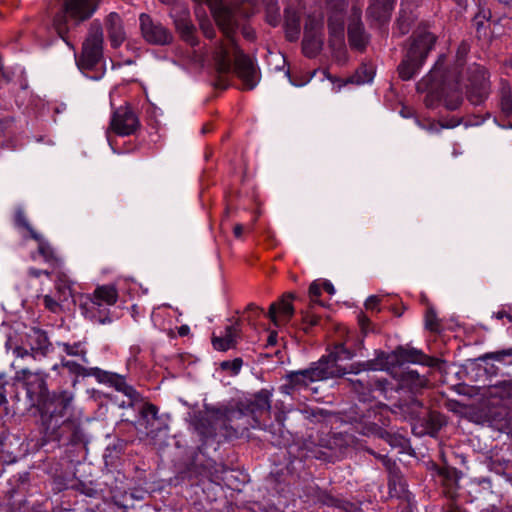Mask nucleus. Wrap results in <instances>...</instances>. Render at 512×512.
Returning <instances> with one entry per match:
<instances>
[{
    "mask_svg": "<svg viewBox=\"0 0 512 512\" xmlns=\"http://www.w3.org/2000/svg\"><path fill=\"white\" fill-rule=\"evenodd\" d=\"M209 6L213 17L222 31L224 40L219 42L214 51L217 71L229 73L234 63V71L242 80L244 87L252 90L256 87L259 76L253 60L238 47L235 34L240 26L239 12L235 8L224 5V0H204ZM98 0H64V11L54 18V27L61 38L68 31L67 17L75 21L90 18L97 8Z\"/></svg>",
    "mask_w": 512,
    "mask_h": 512,
    "instance_id": "1",
    "label": "nucleus"
},
{
    "mask_svg": "<svg viewBox=\"0 0 512 512\" xmlns=\"http://www.w3.org/2000/svg\"><path fill=\"white\" fill-rule=\"evenodd\" d=\"M47 374L31 372L29 369L16 371L15 380L22 382L30 406H40V420L48 440H60L66 433L74 434L80 425L72 415L74 394L67 390L48 394Z\"/></svg>",
    "mask_w": 512,
    "mask_h": 512,
    "instance_id": "2",
    "label": "nucleus"
},
{
    "mask_svg": "<svg viewBox=\"0 0 512 512\" xmlns=\"http://www.w3.org/2000/svg\"><path fill=\"white\" fill-rule=\"evenodd\" d=\"M468 52L469 45L465 42L461 43L457 50L455 64L450 69L444 67L445 55L439 56L428 75L418 82V91L428 93L425 99L427 106H434V98L443 100L448 110H456L461 105V72Z\"/></svg>",
    "mask_w": 512,
    "mask_h": 512,
    "instance_id": "3",
    "label": "nucleus"
},
{
    "mask_svg": "<svg viewBox=\"0 0 512 512\" xmlns=\"http://www.w3.org/2000/svg\"><path fill=\"white\" fill-rule=\"evenodd\" d=\"M245 416L242 410L207 407L204 411L195 413L191 425L203 441L214 438L224 430V435H237L248 429L247 426L236 425L232 422Z\"/></svg>",
    "mask_w": 512,
    "mask_h": 512,
    "instance_id": "4",
    "label": "nucleus"
},
{
    "mask_svg": "<svg viewBox=\"0 0 512 512\" xmlns=\"http://www.w3.org/2000/svg\"><path fill=\"white\" fill-rule=\"evenodd\" d=\"M104 35L100 24L92 23L88 36L83 43L82 53L77 61L82 71H90L101 61L103 56Z\"/></svg>",
    "mask_w": 512,
    "mask_h": 512,
    "instance_id": "5",
    "label": "nucleus"
},
{
    "mask_svg": "<svg viewBox=\"0 0 512 512\" xmlns=\"http://www.w3.org/2000/svg\"><path fill=\"white\" fill-rule=\"evenodd\" d=\"M354 357V353L345 347L344 344L340 343L335 345L333 351L327 356H323L319 359L320 363H323V368H330L329 370H336L335 377H342L345 374L354 373L357 374L360 371H366L372 369L371 362H363L357 364H351L349 367H345L341 364L342 361L351 360Z\"/></svg>",
    "mask_w": 512,
    "mask_h": 512,
    "instance_id": "6",
    "label": "nucleus"
},
{
    "mask_svg": "<svg viewBox=\"0 0 512 512\" xmlns=\"http://www.w3.org/2000/svg\"><path fill=\"white\" fill-rule=\"evenodd\" d=\"M426 40L427 45H431L433 42L434 37L431 34H428L427 32L420 31L417 34L416 42L414 45H410L404 59L401 61V63L398 66V73L402 80H410L414 77L415 74H417L422 67L423 63L426 59V52L427 48H425L424 52L422 51L421 54H419V42L421 40ZM431 46H428V49Z\"/></svg>",
    "mask_w": 512,
    "mask_h": 512,
    "instance_id": "7",
    "label": "nucleus"
},
{
    "mask_svg": "<svg viewBox=\"0 0 512 512\" xmlns=\"http://www.w3.org/2000/svg\"><path fill=\"white\" fill-rule=\"evenodd\" d=\"M330 368H323V363L317 361L309 368L299 371H291L287 374V384L285 387L289 389L306 388L309 384L317 381L334 378L336 370H329Z\"/></svg>",
    "mask_w": 512,
    "mask_h": 512,
    "instance_id": "8",
    "label": "nucleus"
},
{
    "mask_svg": "<svg viewBox=\"0 0 512 512\" xmlns=\"http://www.w3.org/2000/svg\"><path fill=\"white\" fill-rule=\"evenodd\" d=\"M352 389L359 395L362 401L375 399L383 396L384 399L393 398L394 389L386 379H378L374 377H363L358 379H350Z\"/></svg>",
    "mask_w": 512,
    "mask_h": 512,
    "instance_id": "9",
    "label": "nucleus"
},
{
    "mask_svg": "<svg viewBox=\"0 0 512 512\" xmlns=\"http://www.w3.org/2000/svg\"><path fill=\"white\" fill-rule=\"evenodd\" d=\"M490 94L489 74L485 68L475 66L470 71L467 97L473 105L482 104Z\"/></svg>",
    "mask_w": 512,
    "mask_h": 512,
    "instance_id": "10",
    "label": "nucleus"
},
{
    "mask_svg": "<svg viewBox=\"0 0 512 512\" xmlns=\"http://www.w3.org/2000/svg\"><path fill=\"white\" fill-rule=\"evenodd\" d=\"M140 30L146 42L153 45H168L173 41L172 33L148 14L139 16Z\"/></svg>",
    "mask_w": 512,
    "mask_h": 512,
    "instance_id": "11",
    "label": "nucleus"
},
{
    "mask_svg": "<svg viewBox=\"0 0 512 512\" xmlns=\"http://www.w3.org/2000/svg\"><path fill=\"white\" fill-rule=\"evenodd\" d=\"M140 127L135 112L128 106H120L112 115L110 129L119 136H130Z\"/></svg>",
    "mask_w": 512,
    "mask_h": 512,
    "instance_id": "12",
    "label": "nucleus"
},
{
    "mask_svg": "<svg viewBox=\"0 0 512 512\" xmlns=\"http://www.w3.org/2000/svg\"><path fill=\"white\" fill-rule=\"evenodd\" d=\"M170 16L174 19V25L181 38L191 46L199 44L196 36V28L190 20V13L187 7L175 5L170 11Z\"/></svg>",
    "mask_w": 512,
    "mask_h": 512,
    "instance_id": "13",
    "label": "nucleus"
},
{
    "mask_svg": "<svg viewBox=\"0 0 512 512\" xmlns=\"http://www.w3.org/2000/svg\"><path fill=\"white\" fill-rule=\"evenodd\" d=\"M170 16L174 19V25L181 38L191 46L199 44L196 36V28L190 20V13L187 7L175 5L170 11Z\"/></svg>",
    "mask_w": 512,
    "mask_h": 512,
    "instance_id": "14",
    "label": "nucleus"
},
{
    "mask_svg": "<svg viewBox=\"0 0 512 512\" xmlns=\"http://www.w3.org/2000/svg\"><path fill=\"white\" fill-rule=\"evenodd\" d=\"M296 298L294 293H285L279 301L270 305L267 317L276 327L286 325L293 317L295 310L293 300Z\"/></svg>",
    "mask_w": 512,
    "mask_h": 512,
    "instance_id": "15",
    "label": "nucleus"
},
{
    "mask_svg": "<svg viewBox=\"0 0 512 512\" xmlns=\"http://www.w3.org/2000/svg\"><path fill=\"white\" fill-rule=\"evenodd\" d=\"M80 310L85 318L94 323L107 324L112 321L110 308L100 301H95L91 294L81 297Z\"/></svg>",
    "mask_w": 512,
    "mask_h": 512,
    "instance_id": "16",
    "label": "nucleus"
},
{
    "mask_svg": "<svg viewBox=\"0 0 512 512\" xmlns=\"http://www.w3.org/2000/svg\"><path fill=\"white\" fill-rule=\"evenodd\" d=\"M271 409V393L268 390H261L253 396V399L247 404L245 411L250 414L253 423L250 424L252 428H262L259 423V417L263 414H268Z\"/></svg>",
    "mask_w": 512,
    "mask_h": 512,
    "instance_id": "17",
    "label": "nucleus"
},
{
    "mask_svg": "<svg viewBox=\"0 0 512 512\" xmlns=\"http://www.w3.org/2000/svg\"><path fill=\"white\" fill-rule=\"evenodd\" d=\"M240 335L241 324L239 321H234L231 324L225 326L220 335L213 334L212 345L215 350L227 351L236 347Z\"/></svg>",
    "mask_w": 512,
    "mask_h": 512,
    "instance_id": "18",
    "label": "nucleus"
},
{
    "mask_svg": "<svg viewBox=\"0 0 512 512\" xmlns=\"http://www.w3.org/2000/svg\"><path fill=\"white\" fill-rule=\"evenodd\" d=\"M94 377L100 382L109 384L119 392H122L124 395L128 396L130 399H134L137 396V392L126 383V380L123 376L118 375L116 373L104 371L99 368V370L94 371Z\"/></svg>",
    "mask_w": 512,
    "mask_h": 512,
    "instance_id": "19",
    "label": "nucleus"
},
{
    "mask_svg": "<svg viewBox=\"0 0 512 512\" xmlns=\"http://www.w3.org/2000/svg\"><path fill=\"white\" fill-rule=\"evenodd\" d=\"M323 44L320 26H309L306 24L303 37V52L308 57H314L321 50Z\"/></svg>",
    "mask_w": 512,
    "mask_h": 512,
    "instance_id": "20",
    "label": "nucleus"
},
{
    "mask_svg": "<svg viewBox=\"0 0 512 512\" xmlns=\"http://www.w3.org/2000/svg\"><path fill=\"white\" fill-rule=\"evenodd\" d=\"M32 238L38 242L37 252L51 268H61L63 259L52 245L36 231H32Z\"/></svg>",
    "mask_w": 512,
    "mask_h": 512,
    "instance_id": "21",
    "label": "nucleus"
},
{
    "mask_svg": "<svg viewBox=\"0 0 512 512\" xmlns=\"http://www.w3.org/2000/svg\"><path fill=\"white\" fill-rule=\"evenodd\" d=\"M105 26L111 46L118 48L126 39L121 17L115 12L110 13L106 17Z\"/></svg>",
    "mask_w": 512,
    "mask_h": 512,
    "instance_id": "22",
    "label": "nucleus"
},
{
    "mask_svg": "<svg viewBox=\"0 0 512 512\" xmlns=\"http://www.w3.org/2000/svg\"><path fill=\"white\" fill-rule=\"evenodd\" d=\"M394 355L400 364L413 363L421 365H432V360L426 356L421 350L412 347L400 346L395 349Z\"/></svg>",
    "mask_w": 512,
    "mask_h": 512,
    "instance_id": "23",
    "label": "nucleus"
},
{
    "mask_svg": "<svg viewBox=\"0 0 512 512\" xmlns=\"http://www.w3.org/2000/svg\"><path fill=\"white\" fill-rule=\"evenodd\" d=\"M348 39L352 48L363 51L368 44V35L359 19H353L348 26Z\"/></svg>",
    "mask_w": 512,
    "mask_h": 512,
    "instance_id": "24",
    "label": "nucleus"
},
{
    "mask_svg": "<svg viewBox=\"0 0 512 512\" xmlns=\"http://www.w3.org/2000/svg\"><path fill=\"white\" fill-rule=\"evenodd\" d=\"M158 407L152 403H145L140 411V425L144 427L147 436L154 438L156 436L154 423L158 421Z\"/></svg>",
    "mask_w": 512,
    "mask_h": 512,
    "instance_id": "25",
    "label": "nucleus"
},
{
    "mask_svg": "<svg viewBox=\"0 0 512 512\" xmlns=\"http://www.w3.org/2000/svg\"><path fill=\"white\" fill-rule=\"evenodd\" d=\"M367 14L377 21H385L393 8L395 0H370Z\"/></svg>",
    "mask_w": 512,
    "mask_h": 512,
    "instance_id": "26",
    "label": "nucleus"
},
{
    "mask_svg": "<svg viewBox=\"0 0 512 512\" xmlns=\"http://www.w3.org/2000/svg\"><path fill=\"white\" fill-rule=\"evenodd\" d=\"M91 295L95 301H100L109 308L113 306L118 299V291L114 285L98 286Z\"/></svg>",
    "mask_w": 512,
    "mask_h": 512,
    "instance_id": "27",
    "label": "nucleus"
},
{
    "mask_svg": "<svg viewBox=\"0 0 512 512\" xmlns=\"http://www.w3.org/2000/svg\"><path fill=\"white\" fill-rule=\"evenodd\" d=\"M29 338L31 340L30 346L32 347V351H34L37 356H45L49 352L51 344L44 332L34 330Z\"/></svg>",
    "mask_w": 512,
    "mask_h": 512,
    "instance_id": "28",
    "label": "nucleus"
},
{
    "mask_svg": "<svg viewBox=\"0 0 512 512\" xmlns=\"http://www.w3.org/2000/svg\"><path fill=\"white\" fill-rule=\"evenodd\" d=\"M330 44L342 48L344 44V23L342 19L330 18L328 23Z\"/></svg>",
    "mask_w": 512,
    "mask_h": 512,
    "instance_id": "29",
    "label": "nucleus"
},
{
    "mask_svg": "<svg viewBox=\"0 0 512 512\" xmlns=\"http://www.w3.org/2000/svg\"><path fill=\"white\" fill-rule=\"evenodd\" d=\"M13 355L15 356V359L12 362V367L16 371L26 369L24 367V363L34 361L38 357L37 354L34 351H32L31 346L30 349H26L22 346H17L13 349Z\"/></svg>",
    "mask_w": 512,
    "mask_h": 512,
    "instance_id": "30",
    "label": "nucleus"
},
{
    "mask_svg": "<svg viewBox=\"0 0 512 512\" xmlns=\"http://www.w3.org/2000/svg\"><path fill=\"white\" fill-rule=\"evenodd\" d=\"M402 386L408 387L412 392L418 391L427 385V379L416 370H409L402 375Z\"/></svg>",
    "mask_w": 512,
    "mask_h": 512,
    "instance_id": "31",
    "label": "nucleus"
},
{
    "mask_svg": "<svg viewBox=\"0 0 512 512\" xmlns=\"http://www.w3.org/2000/svg\"><path fill=\"white\" fill-rule=\"evenodd\" d=\"M500 108L505 116L512 115V92L507 82H501L500 87Z\"/></svg>",
    "mask_w": 512,
    "mask_h": 512,
    "instance_id": "32",
    "label": "nucleus"
},
{
    "mask_svg": "<svg viewBox=\"0 0 512 512\" xmlns=\"http://www.w3.org/2000/svg\"><path fill=\"white\" fill-rule=\"evenodd\" d=\"M420 31H422V32H427L428 34H431V35L434 37L433 42H432V43H431V45H430L431 47H430L429 49H427V52H426V57H427V56H428V54L430 53V51L434 48V45H435V43H436V41H437V34H436L434 31H432V29H431V27H430L429 25H427V24H421V25H419V26L416 28V30L413 32V35H412V37H411V44H410V45H414V44H415V42H416L415 40H416V38H417V34H418ZM428 46H429V45H427L426 40H424V39H423V40H421V41L419 42V48H418L419 52H420V53H421L422 51L424 52L425 48H428Z\"/></svg>",
    "mask_w": 512,
    "mask_h": 512,
    "instance_id": "33",
    "label": "nucleus"
},
{
    "mask_svg": "<svg viewBox=\"0 0 512 512\" xmlns=\"http://www.w3.org/2000/svg\"><path fill=\"white\" fill-rule=\"evenodd\" d=\"M62 366L67 368L70 373H73L75 375L79 376H93L94 377V371L99 370V368H85L84 366L78 364L75 361H69V360H62L61 362Z\"/></svg>",
    "mask_w": 512,
    "mask_h": 512,
    "instance_id": "34",
    "label": "nucleus"
},
{
    "mask_svg": "<svg viewBox=\"0 0 512 512\" xmlns=\"http://www.w3.org/2000/svg\"><path fill=\"white\" fill-rule=\"evenodd\" d=\"M361 433L366 436H376L390 442L392 436L389 432L378 426L376 423L365 424Z\"/></svg>",
    "mask_w": 512,
    "mask_h": 512,
    "instance_id": "35",
    "label": "nucleus"
},
{
    "mask_svg": "<svg viewBox=\"0 0 512 512\" xmlns=\"http://www.w3.org/2000/svg\"><path fill=\"white\" fill-rule=\"evenodd\" d=\"M398 407L412 418H417L419 417L422 404L415 397H412L410 401H400Z\"/></svg>",
    "mask_w": 512,
    "mask_h": 512,
    "instance_id": "36",
    "label": "nucleus"
},
{
    "mask_svg": "<svg viewBox=\"0 0 512 512\" xmlns=\"http://www.w3.org/2000/svg\"><path fill=\"white\" fill-rule=\"evenodd\" d=\"M63 348V351L67 354V355H70V356H79L81 357L82 361L84 363H88V358H87V351L86 349L84 348V346L82 345L81 342H77V343H74V344H68V343H62L60 344Z\"/></svg>",
    "mask_w": 512,
    "mask_h": 512,
    "instance_id": "37",
    "label": "nucleus"
},
{
    "mask_svg": "<svg viewBox=\"0 0 512 512\" xmlns=\"http://www.w3.org/2000/svg\"><path fill=\"white\" fill-rule=\"evenodd\" d=\"M374 70L371 66L362 65L352 77V82L356 84H365L373 80Z\"/></svg>",
    "mask_w": 512,
    "mask_h": 512,
    "instance_id": "38",
    "label": "nucleus"
},
{
    "mask_svg": "<svg viewBox=\"0 0 512 512\" xmlns=\"http://www.w3.org/2000/svg\"><path fill=\"white\" fill-rule=\"evenodd\" d=\"M323 289V284L319 281H313L308 290L309 299H310V308L313 309L316 305L324 306V303L319 300Z\"/></svg>",
    "mask_w": 512,
    "mask_h": 512,
    "instance_id": "39",
    "label": "nucleus"
},
{
    "mask_svg": "<svg viewBox=\"0 0 512 512\" xmlns=\"http://www.w3.org/2000/svg\"><path fill=\"white\" fill-rule=\"evenodd\" d=\"M389 489L394 490L396 493H402L405 491V483L403 477L397 471H391L389 477Z\"/></svg>",
    "mask_w": 512,
    "mask_h": 512,
    "instance_id": "40",
    "label": "nucleus"
},
{
    "mask_svg": "<svg viewBox=\"0 0 512 512\" xmlns=\"http://www.w3.org/2000/svg\"><path fill=\"white\" fill-rule=\"evenodd\" d=\"M43 305L48 311L55 314H58L63 311V303L56 296H43Z\"/></svg>",
    "mask_w": 512,
    "mask_h": 512,
    "instance_id": "41",
    "label": "nucleus"
},
{
    "mask_svg": "<svg viewBox=\"0 0 512 512\" xmlns=\"http://www.w3.org/2000/svg\"><path fill=\"white\" fill-rule=\"evenodd\" d=\"M54 282L55 286H73L74 281H72L67 273V271L64 269V264L61 268H54Z\"/></svg>",
    "mask_w": 512,
    "mask_h": 512,
    "instance_id": "42",
    "label": "nucleus"
},
{
    "mask_svg": "<svg viewBox=\"0 0 512 512\" xmlns=\"http://www.w3.org/2000/svg\"><path fill=\"white\" fill-rule=\"evenodd\" d=\"M413 23V19L411 15L406 14L405 12L400 15V17L397 20L396 24V30L399 35H405L407 34L410 29L411 25Z\"/></svg>",
    "mask_w": 512,
    "mask_h": 512,
    "instance_id": "43",
    "label": "nucleus"
},
{
    "mask_svg": "<svg viewBox=\"0 0 512 512\" xmlns=\"http://www.w3.org/2000/svg\"><path fill=\"white\" fill-rule=\"evenodd\" d=\"M196 15L199 19V26L206 38L212 39L215 36V29L209 19L202 18L200 11L196 10Z\"/></svg>",
    "mask_w": 512,
    "mask_h": 512,
    "instance_id": "44",
    "label": "nucleus"
},
{
    "mask_svg": "<svg viewBox=\"0 0 512 512\" xmlns=\"http://www.w3.org/2000/svg\"><path fill=\"white\" fill-rule=\"evenodd\" d=\"M55 296L64 304L73 297V286H55Z\"/></svg>",
    "mask_w": 512,
    "mask_h": 512,
    "instance_id": "45",
    "label": "nucleus"
},
{
    "mask_svg": "<svg viewBox=\"0 0 512 512\" xmlns=\"http://www.w3.org/2000/svg\"><path fill=\"white\" fill-rule=\"evenodd\" d=\"M416 122L420 128H422L423 130H426L427 132L432 133V134L439 133L441 131V129L445 127L444 125H442L438 122H434V121L421 122L419 120H416Z\"/></svg>",
    "mask_w": 512,
    "mask_h": 512,
    "instance_id": "46",
    "label": "nucleus"
},
{
    "mask_svg": "<svg viewBox=\"0 0 512 512\" xmlns=\"http://www.w3.org/2000/svg\"><path fill=\"white\" fill-rule=\"evenodd\" d=\"M242 364H243L242 359L236 358L232 361H224L221 364V367L224 370H231L233 374H238L242 367Z\"/></svg>",
    "mask_w": 512,
    "mask_h": 512,
    "instance_id": "47",
    "label": "nucleus"
},
{
    "mask_svg": "<svg viewBox=\"0 0 512 512\" xmlns=\"http://www.w3.org/2000/svg\"><path fill=\"white\" fill-rule=\"evenodd\" d=\"M15 222L18 226L27 229L30 232V235L32 236V231L35 230L30 226L23 210H17L15 214Z\"/></svg>",
    "mask_w": 512,
    "mask_h": 512,
    "instance_id": "48",
    "label": "nucleus"
},
{
    "mask_svg": "<svg viewBox=\"0 0 512 512\" xmlns=\"http://www.w3.org/2000/svg\"><path fill=\"white\" fill-rule=\"evenodd\" d=\"M302 320L305 324L312 327L318 324L319 317L312 313V309L309 307L307 310L302 311Z\"/></svg>",
    "mask_w": 512,
    "mask_h": 512,
    "instance_id": "49",
    "label": "nucleus"
},
{
    "mask_svg": "<svg viewBox=\"0 0 512 512\" xmlns=\"http://www.w3.org/2000/svg\"><path fill=\"white\" fill-rule=\"evenodd\" d=\"M246 312L249 313L248 320L252 321L254 318H257L260 314L263 313V309L258 307L254 303H250L246 307Z\"/></svg>",
    "mask_w": 512,
    "mask_h": 512,
    "instance_id": "50",
    "label": "nucleus"
},
{
    "mask_svg": "<svg viewBox=\"0 0 512 512\" xmlns=\"http://www.w3.org/2000/svg\"><path fill=\"white\" fill-rule=\"evenodd\" d=\"M436 320V314L432 310H429L426 314V327L430 330H436L438 326Z\"/></svg>",
    "mask_w": 512,
    "mask_h": 512,
    "instance_id": "51",
    "label": "nucleus"
},
{
    "mask_svg": "<svg viewBox=\"0 0 512 512\" xmlns=\"http://www.w3.org/2000/svg\"><path fill=\"white\" fill-rule=\"evenodd\" d=\"M511 355H512V350H502V351L486 354L483 358L484 359L501 360L503 357L511 356Z\"/></svg>",
    "mask_w": 512,
    "mask_h": 512,
    "instance_id": "52",
    "label": "nucleus"
},
{
    "mask_svg": "<svg viewBox=\"0 0 512 512\" xmlns=\"http://www.w3.org/2000/svg\"><path fill=\"white\" fill-rule=\"evenodd\" d=\"M15 71L12 68L2 66L0 68V76L6 82H11L14 78Z\"/></svg>",
    "mask_w": 512,
    "mask_h": 512,
    "instance_id": "53",
    "label": "nucleus"
},
{
    "mask_svg": "<svg viewBox=\"0 0 512 512\" xmlns=\"http://www.w3.org/2000/svg\"><path fill=\"white\" fill-rule=\"evenodd\" d=\"M379 298L375 295L369 296L367 300L365 301V307L367 309H376L379 304Z\"/></svg>",
    "mask_w": 512,
    "mask_h": 512,
    "instance_id": "54",
    "label": "nucleus"
},
{
    "mask_svg": "<svg viewBox=\"0 0 512 512\" xmlns=\"http://www.w3.org/2000/svg\"><path fill=\"white\" fill-rule=\"evenodd\" d=\"M430 419L434 423L435 429H439L443 425V419L439 414L431 413Z\"/></svg>",
    "mask_w": 512,
    "mask_h": 512,
    "instance_id": "55",
    "label": "nucleus"
},
{
    "mask_svg": "<svg viewBox=\"0 0 512 512\" xmlns=\"http://www.w3.org/2000/svg\"><path fill=\"white\" fill-rule=\"evenodd\" d=\"M327 2L336 10H343L346 4V0H327Z\"/></svg>",
    "mask_w": 512,
    "mask_h": 512,
    "instance_id": "56",
    "label": "nucleus"
},
{
    "mask_svg": "<svg viewBox=\"0 0 512 512\" xmlns=\"http://www.w3.org/2000/svg\"><path fill=\"white\" fill-rule=\"evenodd\" d=\"M242 34L243 36L248 40H253L255 37V32L252 28L243 26L242 27Z\"/></svg>",
    "mask_w": 512,
    "mask_h": 512,
    "instance_id": "57",
    "label": "nucleus"
},
{
    "mask_svg": "<svg viewBox=\"0 0 512 512\" xmlns=\"http://www.w3.org/2000/svg\"><path fill=\"white\" fill-rule=\"evenodd\" d=\"M5 403H7L5 385L2 381V379L0 378V404H5Z\"/></svg>",
    "mask_w": 512,
    "mask_h": 512,
    "instance_id": "58",
    "label": "nucleus"
},
{
    "mask_svg": "<svg viewBox=\"0 0 512 512\" xmlns=\"http://www.w3.org/2000/svg\"><path fill=\"white\" fill-rule=\"evenodd\" d=\"M323 290H325L330 295H333L335 293V288L333 284L329 281H324L323 283Z\"/></svg>",
    "mask_w": 512,
    "mask_h": 512,
    "instance_id": "59",
    "label": "nucleus"
},
{
    "mask_svg": "<svg viewBox=\"0 0 512 512\" xmlns=\"http://www.w3.org/2000/svg\"><path fill=\"white\" fill-rule=\"evenodd\" d=\"M494 316L497 318V319H503V318H507L509 321H512V316L509 315L506 311L504 310H501V311H498L496 313H494Z\"/></svg>",
    "mask_w": 512,
    "mask_h": 512,
    "instance_id": "60",
    "label": "nucleus"
},
{
    "mask_svg": "<svg viewBox=\"0 0 512 512\" xmlns=\"http://www.w3.org/2000/svg\"><path fill=\"white\" fill-rule=\"evenodd\" d=\"M276 342H277V333L276 332L270 333V335L268 336V339H267V345L273 346L276 344Z\"/></svg>",
    "mask_w": 512,
    "mask_h": 512,
    "instance_id": "61",
    "label": "nucleus"
},
{
    "mask_svg": "<svg viewBox=\"0 0 512 512\" xmlns=\"http://www.w3.org/2000/svg\"><path fill=\"white\" fill-rule=\"evenodd\" d=\"M199 475L203 477H211L213 476V473L210 471V468L208 466H203L199 471Z\"/></svg>",
    "mask_w": 512,
    "mask_h": 512,
    "instance_id": "62",
    "label": "nucleus"
},
{
    "mask_svg": "<svg viewBox=\"0 0 512 512\" xmlns=\"http://www.w3.org/2000/svg\"><path fill=\"white\" fill-rule=\"evenodd\" d=\"M233 233L236 238H240L243 233V226L241 224H236L233 229Z\"/></svg>",
    "mask_w": 512,
    "mask_h": 512,
    "instance_id": "63",
    "label": "nucleus"
},
{
    "mask_svg": "<svg viewBox=\"0 0 512 512\" xmlns=\"http://www.w3.org/2000/svg\"><path fill=\"white\" fill-rule=\"evenodd\" d=\"M42 270L40 269H36V268H29L28 269V274L32 277H35V278H38L42 275Z\"/></svg>",
    "mask_w": 512,
    "mask_h": 512,
    "instance_id": "64",
    "label": "nucleus"
}]
</instances>
